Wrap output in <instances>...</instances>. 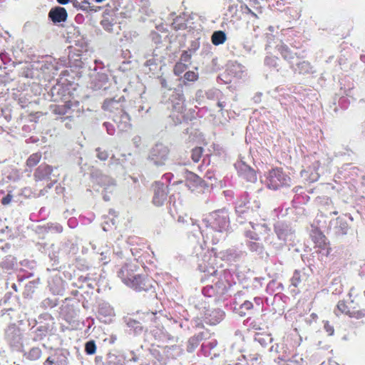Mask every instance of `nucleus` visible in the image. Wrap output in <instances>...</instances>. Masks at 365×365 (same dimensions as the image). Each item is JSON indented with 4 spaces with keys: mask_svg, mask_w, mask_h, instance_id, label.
<instances>
[{
    "mask_svg": "<svg viewBox=\"0 0 365 365\" xmlns=\"http://www.w3.org/2000/svg\"><path fill=\"white\" fill-rule=\"evenodd\" d=\"M41 160V155L38 153L31 155L27 160V165L29 166H35Z\"/></svg>",
    "mask_w": 365,
    "mask_h": 365,
    "instance_id": "f8f14e48",
    "label": "nucleus"
},
{
    "mask_svg": "<svg viewBox=\"0 0 365 365\" xmlns=\"http://www.w3.org/2000/svg\"><path fill=\"white\" fill-rule=\"evenodd\" d=\"M48 16L54 23H60L66 20L67 12L63 7H56L49 11Z\"/></svg>",
    "mask_w": 365,
    "mask_h": 365,
    "instance_id": "39448f33",
    "label": "nucleus"
},
{
    "mask_svg": "<svg viewBox=\"0 0 365 365\" xmlns=\"http://www.w3.org/2000/svg\"><path fill=\"white\" fill-rule=\"evenodd\" d=\"M289 182L290 178L279 169H273L267 177V186L272 190L288 185Z\"/></svg>",
    "mask_w": 365,
    "mask_h": 365,
    "instance_id": "f03ea898",
    "label": "nucleus"
},
{
    "mask_svg": "<svg viewBox=\"0 0 365 365\" xmlns=\"http://www.w3.org/2000/svg\"><path fill=\"white\" fill-rule=\"evenodd\" d=\"M246 10L248 14H252V12H253L249 7L246 6Z\"/></svg>",
    "mask_w": 365,
    "mask_h": 365,
    "instance_id": "c85d7f7f",
    "label": "nucleus"
},
{
    "mask_svg": "<svg viewBox=\"0 0 365 365\" xmlns=\"http://www.w3.org/2000/svg\"><path fill=\"white\" fill-rule=\"evenodd\" d=\"M364 296H365V290H364Z\"/></svg>",
    "mask_w": 365,
    "mask_h": 365,
    "instance_id": "72a5a7b5",
    "label": "nucleus"
},
{
    "mask_svg": "<svg viewBox=\"0 0 365 365\" xmlns=\"http://www.w3.org/2000/svg\"><path fill=\"white\" fill-rule=\"evenodd\" d=\"M98 152V158L101 159V160H105L108 158V154L105 152L100 151L99 150H97Z\"/></svg>",
    "mask_w": 365,
    "mask_h": 365,
    "instance_id": "b1692460",
    "label": "nucleus"
},
{
    "mask_svg": "<svg viewBox=\"0 0 365 365\" xmlns=\"http://www.w3.org/2000/svg\"><path fill=\"white\" fill-rule=\"evenodd\" d=\"M168 149L163 145H156L153 149V155L156 158L160 163L165 160L168 155Z\"/></svg>",
    "mask_w": 365,
    "mask_h": 365,
    "instance_id": "0eeeda50",
    "label": "nucleus"
},
{
    "mask_svg": "<svg viewBox=\"0 0 365 365\" xmlns=\"http://www.w3.org/2000/svg\"><path fill=\"white\" fill-rule=\"evenodd\" d=\"M255 339L262 346H267L271 343L273 340L272 337L269 334H258Z\"/></svg>",
    "mask_w": 365,
    "mask_h": 365,
    "instance_id": "9b49d317",
    "label": "nucleus"
},
{
    "mask_svg": "<svg viewBox=\"0 0 365 365\" xmlns=\"http://www.w3.org/2000/svg\"><path fill=\"white\" fill-rule=\"evenodd\" d=\"M166 188L167 187L163 183L155 182L153 185L154 196L153 202L155 205L160 206L165 201L167 196Z\"/></svg>",
    "mask_w": 365,
    "mask_h": 365,
    "instance_id": "20e7f679",
    "label": "nucleus"
},
{
    "mask_svg": "<svg viewBox=\"0 0 365 365\" xmlns=\"http://www.w3.org/2000/svg\"><path fill=\"white\" fill-rule=\"evenodd\" d=\"M279 50L281 51V53L284 57V58H287L289 57V48L285 45H281L279 46Z\"/></svg>",
    "mask_w": 365,
    "mask_h": 365,
    "instance_id": "a211bd4d",
    "label": "nucleus"
},
{
    "mask_svg": "<svg viewBox=\"0 0 365 365\" xmlns=\"http://www.w3.org/2000/svg\"><path fill=\"white\" fill-rule=\"evenodd\" d=\"M208 221H210V226L213 229L222 232L227 227L228 216L226 212L218 211L211 214Z\"/></svg>",
    "mask_w": 365,
    "mask_h": 365,
    "instance_id": "7ed1b4c3",
    "label": "nucleus"
},
{
    "mask_svg": "<svg viewBox=\"0 0 365 365\" xmlns=\"http://www.w3.org/2000/svg\"><path fill=\"white\" fill-rule=\"evenodd\" d=\"M46 362L49 363L50 364H51L53 363V361L50 359V358H48V359L46 360Z\"/></svg>",
    "mask_w": 365,
    "mask_h": 365,
    "instance_id": "c756f323",
    "label": "nucleus"
},
{
    "mask_svg": "<svg viewBox=\"0 0 365 365\" xmlns=\"http://www.w3.org/2000/svg\"><path fill=\"white\" fill-rule=\"evenodd\" d=\"M210 319H209V322L211 324H216L219 323L224 317V312L220 309L215 310L210 315Z\"/></svg>",
    "mask_w": 365,
    "mask_h": 365,
    "instance_id": "9d476101",
    "label": "nucleus"
},
{
    "mask_svg": "<svg viewBox=\"0 0 365 365\" xmlns=\"http://www.w3.org/2000/svg\"><path fill=\"white\" fill-rule=\"evenodd\" d=\"M324 329L329 336H331L334 334V328L328 322L324 324Z\"/></svg>",
    "mask_w": 365,
    "mask_h": 365,
    "instance_id": "412c9836",
    "label": "nucleus"
},
{
    "mask_svg": "<svg viewBox=\"0 0 365 365\" xmlns=\"http://www.w3.org/2000/svg\"><path fill=\"white\" fill-rule=\"evenodd\" d=\"M226 41V34L222 31H215L212 35V42L214 45L222 44Z\"/></svg>",
    "mask_w": 365,
    "mask_h": 365,
    "instance_id": "6e6552de",
    "label": "nucleus"
},
{
    "mask_svg": "<svg viewBox=\"0 0 365 365\" xmlns=\"http://www.w3.org/2000/svg\"><path fill=\"white\" fill-rule=\"evenodd\" d=\"M258 12H259V14H261V13H262V10L259 9Z\"/></svg>",
    "mask_w": 365,
    "mask_h": 365,
    "instance_id": "473e14b6",
    "label": "nucleus"
},
{
    "mask_svg": "<svg viewBox=\"0 0 365 365\" xmlns=\"http://www.w3.org/2000/svg\"><path fill=\"white\" fill-rule=\"evenodd\" d=\"M57 1L61 4H66L69 0H57Z\"/></svg>",
    "mask_w": 365,
    "mask_h": 365,
    "instance_id": "bb28decb",
    "label": "nucleus"
},
{
    "mask_svg": "<svg viewBox=\"0 0 365 365\" xmlns=\"http://www.w3.org/2000/svg\"><path fill=\"white\" fill-rule=\"evenodd\" d=\"M202 148L197 147L192 150V159L195 162H198L201 158L202 153Z\"/></svg>",
    "mask_w": 365,
    "mask_h": 365,
    "instance_id": "ddd939ff",
    "label": "nucleus"
},
{
    "mask_svg": "<svg viewBox=\"0 0 365 365\" xmlns=\"http://www.w3.org/2000/svg\"><path fill=\"white\" fill-rule=\"evenodd\" d=\"M322 365H339L337 362L333 360H329L327 362H323Z\"/></svg>",
    "mask_w": 365,
    "mask_h": 365,
    "instance_id": "393cba45",
    "label": "nucleus"
},
{
    "mask_svg": "<svg viewBox=\"0 0 365 365\" xmlns=\"http://www.w3.org/2000/svg\"><path fill=\"white\" fill-rule=\"evenodd\" d=\"M12 200V195H10V194H8L7 195H6L2 200H1V203L4 205H9L11 201Z\"/></svg>",
    "mask_w": 365,
    "mask_h": 365,
    "instance_id": "aec40b11",
    "label": "nucleus"
},
{
    "mask_svg": "<svg viewBox=\"0 0 365 365\" xmlns=\"http://www.w3.org/2000/svg\"><path fill=\"white\" fill-rule=\"evenodd\" d=\"M190 59V55L187 51L183 52L180 58L181 61L188 62Z\"/></svg>",
    "mask_w": 365,
    "mask_h": 365,
    "instance_id": "5701e85b",
    "label": "nucleus"
},
{
    "mask_svg": "<svg viewBox=\"0 0 365 365\" xmlns=\"http://www.w3.org/2000/svg\"><path fill=\"white\" fill-rule=\"evenodd\" d=\"M252 303L249 302V301H246L242 305H241V309H246V310H249L250 309H252Z\"/></svg>",
    "mask_w": 365,
    "mask_h": 365,
    "instance_id": "4be33fe9",
    "label": "nucleus"
},
{
    "mask_svg": "<svg viewBox=\"0 0 365 365\" xmlns=\"http://www.w3.org/2000/svg\"><path fill=\"white\" fill-rule=\"evenodd\" d=\"M237 210V212H239V213H243V212H244V210H241L240 206H238V207H237V210Z\"/></svg>",
    "mask_w": 365,
    "mask_h": 365,
    "instance_id": "cd10ccee",
    "label": "nucleus"
},
{
    "mask_svg": "<svg viewBox=\"0 0 365 365\" xmlns=\"http://www.w3.org/2000/svg\"><path fill=\"white\" fill-rule=\"evenodd\" d=\"M296 70L299 71V73H312V66L308 61H301L297 63Z\"/></svg>",
    "mask_w": 365,
    "mask_h": 365,
    "instance_id": "1a4fd4ad",
    "label": "nucleus"
},
{
    "mask_svg": "<svg viewBox=\"0 0 365 365\" xmlns=\"http://www.w3.org/2000/svg\"><path fill=\"white\" fill-rule=\"evenodd\" d=\"M245 178L250 182H255L257 180V175L254 170L248 168L245 173Z\"/></svg>",
    "mask_w": 365,
    "mask_h": 365,
    "instance_id": "dca6fc26",
    "label": "nucleus"
},
{
    "mask_svg": "<svg viewBox=\"0 0 365 365\" xmlns=\"http://www.w3.org/2000/svg\"><path fill=\"white\" fill-rule=\"evenodd\" d=\"M185 77L187 80L194 81L197 78V76L194 72H187L185 74Z\"/></svg>",
    "mask_w": 365,
    "mask_h": 365,
    "instance_id": "6ab92c4d",
    "label": "nucleus"
},
{
    "mask_svg": "<svg viewBox=\"0 0 365 365\" xmlns=\"http://www.w3.org/2000/svg\"><path fill=\"white\" fill-rule=\"evenodd\" d=\"M185 69L186 65L184 63L179 62L175 66L174 72L176 75L180 76Z\"/></svg>",
    "mask_w": 365,
    "mask_h": 365,
    "instance_id": "f3484780",
    "label": "nucleus"
},
{
    "mask_svg": "<svg viewBox=\"0 0 365 365\" xmlns=\"http://www.w3.org/2000/svg\"><path fill=\"white\" fill-rule=\"evenodd\" d=\"M103 197H104L105 200H106V201L109 200V198L108 197V196L105 195Z\"/></svg>",
    "mask_w": 365,
    "mask_h": 365,
    "instance_id": "2f4dec72",
    "label": "nucleus"
},
{
    "mask_svg": "<svg viewBox=\"0 0 365 365\" xmlns=\"http://www.w3.org/2000/svg\"><path fill=\"white\" fill-rule=\"evenodd\" d=\"M29 355L31 359L36 360L41 357V351L39 348H33L30 350Z\"/></svg>",
    "mask_w": 365,
    "mask_h": 365,
    "instance_id": "2eb2a0df",
    "label": "nucleus"
},
{
    "mask_svg": "<svg viewBox=\"0 0 365 365\" xmlns=\"http://www.w3.org/2000/svg\"><path fill=\"white\" fill-rule=\"evenodd\" d=\"M133 267H135V266L128 264L121 268L118 273V276L122 279L123 282L128 286L138 291H145L151 288V280L145 276L134 274Z\"/></svg>",
    "mask_w": 365,
    "mask_h": 365,
    "instance_id": "f257e3e1",
    "label": "nucleus"
},
{
    "mask_svg": "<svg viewBox=\"0 0 365 365\" xmlns=\"http://www.w3.org/2000/svg\"><path fill=\"white\" fill-rule=\"evenodd\" d=\"M86 351L88 354H93L96 353V346L93 341H88L85 346Z\"/></svg>",
    "mask_w": 365,
    "mask_h": 365,
    "instance_id": "4468645a",
    "label": "nucleus"
},
{
    "mask_svg": "<svg viewBox=\"0 0 365 365\" xmlns=\"http://www.w3.org/2000/svg\"><path fill=\"white\" fill-rule=\"evenodd\" d=\"M270 351H275V352H279V345L278 344H276L275 346H272L271 348H270Z\"/></svg>",
    "mask_w": 365,
    "mask_h": 365,
    "instance_id": "a878e982",
    "label": "nucleus"
},
{
    "mask_svg": "<svg viewBox=\"0 0 365 365\" xmlns=\"http://www.w3.org/2000/svg\"><path fill=\"white\" fill-rule=\"evenodd\" d=\"M335 313L336 315H339V314H346L351 317H355L357 319L361 318L364 316V314L362 312H350L344 302H339Z\"/></svg>",
    "mask_w": 365,
    "mask_h": 365,
    "instance_id": "423d86ee",
    "label": "nucleus"
},
{
    "mask_svg": "<svg viewBox=\"0 0 365 365\" xmlns=\"http://www.w3.org/2000/svg\"><path fill=\"white\" fill-rule=\"evenodd\" d=\"M252 15L253 16L256 17V18H258L257 14L256 13H255L254 11H253V12H252Z\"/></svg>",
    "mask_w": 365,
    "mask_h": 365,
    "instance_id": "7c9ffc66",
    "label": "nucleus"
}]
</instances>
